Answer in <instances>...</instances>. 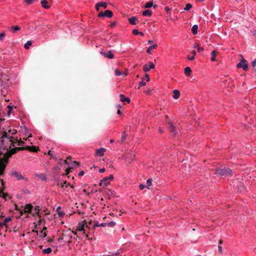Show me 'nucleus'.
Segmentation results:
<instances>
[{
	"mask_svg": "<svg viewBox=\"0 0 256 256\" xmlns=\"http://www.w3.org/2000/svg\"><path fill=\"white\" fill-rule=\"evenodd\" d=\"M0 144V154L2 156L5 152L4 150H10L12 146H14V140L12 136H10L6 131L2 132Z\"/></svg>",
	"mask_w": 256,
	"mask_h": 256,
	"instance_id": "obj_1",
	"label": "nucleus"
},
{
	"mask_svg": "<svg viewBox=\"0 0 256 256\" xmlns=\"http://www.w3.org/2000/svg\"><path fill=\"white\" fill-rule=\"evenodd\" d=\"M215 174L220 176H230L232 175V170L227 168H217L216 170Z\"/></svg>",
	"mask_w": 256,
	"mask_h": 256,
	"instance_id": "obj_2",
	"label": "nucleus"
},
{
	"mask_svg": "<svg viewBox=\"0 0 256 256\" xmlns=\"http://www.w3.org/2000/svg\"><path fill=\"white\" fill-rule=\"evenodd\" d=\"M233 186L238 190V192H242L244 189V186L242 182L237 180H234L232 182Z\"/></svg>",
	"mask_w": 256,
	"mask_h": 256,
	"instance_id": "obj_3",
	"label": "nucleus"
},
{
	"mask_svg": "<svg viewBox=\"0 0 256 256\" xmlns=\"http://www.w3.org/2000/svg\"><path fill=\"white\" fill-rule=\"evenodd\" d=\"M236 67L238 68H242L244 71L248 70V64L247 61L244 58H242V60L237 64Z\"/></svg>",
	"mask_w": 256,
	"mask_h": 256,
	"instance_id": "obj_4",
	"label": "nucleus"
},
{
	"mask_svg": "<svg viewBox=\"0 0 256 256\" xmlns=\"http://www.w3.org/2000/svg\"><path fill=\"white\" fill-rule=\"evenodd\" d=\"M113 14L112 12L110 10H106L104 12H101L98 14V16L100 18L102 16H106L108 18H110L112 16Z\"/></svg>",
	"mask_w": 256,
	"mask_h": 256,
	"instance_id": "obj_5",
	"label": "nucleus"
},
{
	"mask_svg": "<svg viewBox=\"0 0 256 256\" xmlns=\"http://www.w3.org/2000/svg\"><path fill=\"white\" fill-rule=\"evenodd\" d=\"M10 175L12 176H14L15 178H16L17 179V180H22V179H23L24 178V177L23 176H22V174L16 172V170H12L10 173Z\"/></svg>",
	"mask_w": 256,
	"mask_h": 256,
	"instance_id": "obj_6",
	"label": "nucleus"
},
{
	"mask_svg": "<svg viewBox=\"0 0 256 256\" xmlns=\"http://www.w3.org/2000/svg\"><path fill=\"white\" fill-rule=\"evenodd\" d=\"M155 68L154 64L152 62H148V66L145 64L143 66L144 72H148L150 69H154Z\"/></svg>",
	"mask_w": 256,
	"mask_h": 256,
	"instance_id": "obj_7",
	"label": "nucleus"
},
{
	"mask_svg": "<svg viewBox=\"0 0 256 256\" xmlns=\"http://www.w3.org/2000/svg\"><path fill=\"white\" fill-rule=\"evenodd\" d=\"M100 54L104 56L106 58H107L110 59L113 58L114 57V55L112 54V51L110 50L108 52V53L106 54L105 52H104L102 51L100 52Z\"/></svg>",
	"mask_w": 256,
	"mask_h": 256,
	"instance_id": "obj_8",
	"label": "nucleus"
},
{
	"mask_svg": "<svg viewBox=\"0 0 256 256\" xmlns=\"http://www.w3.org/2000/svg\"><path fill=\"white\" fill-rule=\"evenodd\" d=\"M62 236L63 237V238L66 240L68 242H71L72 236L70 234V233L69 232L62 234Z\"/></svg>",
	"mask_w": 256,
	"mask_h": 256,
	"instance_id": "obj_9",
	"label": "nucleus"
},
{
	"mask_svg": "<svg viewBox=\"0 0 256 256\" xmlns=\"http://www.w3.org/2000/svg\"><path fill=\"white\" fill-rule=\"evenodd\" d=\"M40 4H41V5L44 8H46V9H48V8H49L50 6H51V1H40Z\"/></svg>",
	"mask_w": 256,
	"mask_h": 256,
	"instance_id": "obj_10",
	"label": "nucleus"
},
{
	"mask_svg": "<svg viewBox=\"0 0 256 256\" xmlns=\"http://www.w3.org/2000/svg\"><path fill=\"white\" fill-rule=\"evenodd\" d=\"M107 3L105 2H98L96 4V10L98 11L100 10V7H102L104 8H106Z\"/></svg>",
	"mask_w": 256,
	"mask_h": 256,
	"instance_id": "obj_11",
	"label": "nucleus"
},
{
	"mask_svg": "<svg viewBox=\"0 0 256 256\" xmlns=\"http://www.w3.org/2000/svg\"><path fill=\"white\" fill-rule=\"evenodd\" d=\"M28 150L30 152H37L39 149L38 148H36V146H26V147H24V150Z\"/></svg>",
	"mask_w": 256,
	"mask_h": 256,
	"instance_id": "obj_12",
	"label": "nucleus"
},
{
	"mask_svg": "<svg viewBox=\"0 0 256 256\" xmlns=\"http://www.w3.org/2000/svg\"><path fill=\"white\" fill-rule=\"evenodd\" d=\"M85 228H88V226H85V224H78L77 227V230L79 231H83L84 234H85Z\"/></svg>",
	"mask_w": 256,
	"mask_h": 256,
	"instance_id": "obj_13",
	"label": "nucleus"
},
{
	"mask_svg": "<svg viewBox=\"0 0 256 256\" xmlns=\"http://www.w3.org/2000/svg\"><path fill=\"white\" fill-rule=\"evenodd\" d=\"M134 158H135V154L132 153L130 154H129L126 157V162H128V163L130 164L132 160H134Z\"/></svg>",
	"mask_w": 256,
	"mask_h": 256,
	"instance_id": "obj_14",
	"label": "nucleus"
},
{
	"mask_svg": "<svg viewBox=\"0 0 256 256\" xmlns=\"http://www.w3.org/2000/svg\"><path fill=\"white\" fill-rule=\"evenodd\" d=\"M168 124L170 125V132L174 135H176L177 134V131L172 123L169 122Z\"/></svg>",
	"mask_w": 256,
	"mask_h": 256,
	"instance_id": "obj_15",
	"label": "nucleus"
},
{
	"mask_svg": "<svg viewBox=\"0 0 256 256\" xmlns=\"http://www.w3.org/2000/svg\"><path fill=\"white\" fill-rule=\"evenodd\" d=\"M106 152V150L104 148H100V149L96 150V154L99 155L100 156H102L104 155V152Z\"/></svg>",
	"mask_w": 256,
	"mask_h": 256,
	"instance_id": "obj_16",
	"label": "nucleus"
},
{
	"mask_svg": "<svg viewBox=\"0 0 256 256\" xmlns=\"http://www.w3.org/2000/svg\"><path fill=\"white\" fill-rule=\"evenodd\" d=\"M120 101L122 102H126L127 103L130 102V99L128 98H126L124 94H120Z\"/></svg>",
	"mask_w": 256,
	"mask_h": 256,
	"instance_id": "obj_17",
	"label": "nucleus"
},
{
	"mask_svg": "<svg viewBox=\"0 0 256 256\" xmlns=\"http://www.w3.org/2000/svg\"><path fill=\"white\" fill-rule=\"evenodd\" d=\"M108 178L105 177L100 180V184L102 186H107L109 184Z\"/></svg>",
	"mask_w": 256,
	"mask_h": 256,
	"instance_id": "obj_18",
	"label": "nucleus"
},
{
	"mask_svg": "<svg viewBox=\"0 0 256 256\" xmlns=\"http://www.w3.org/2000/svg\"><path fill=\"white\" fill-rule=\"evenodd\" d=\"M6 166V164L4 162H3L0 160V176L4 172V170L5 169V168Z\"/></svg>",
	"mask_w": 256,
	"mask_h": 256,
	"instance_id": "obj_19",
	"label": "nucleus"
},
{
	"mask_svg": "<svg viewBox=\"0 0 256 256\" xmlns=\"http://www.w3.org/2000/svg\"><path fill=\"white\" fill-rule=\"evenodd\" d=\"M32 206L31 204H28L26 206L24 210V212H26V213H30L31 212V211L32 210Z\"/></svg>",
	"mask_w": 256,
	"mask_h": 256,
	"instance_id": "obj_20",
	"label": "nucleus"
},
{
	"mask_svg": "<svg viewBox=\"0 0 256 256\" xmlns=\"http://www.w3.org/2000/svg\"><path fill=\"white\" fill-rule=\"evenodd\" d=\"M129 22L132 25H135L136 24V21L137 18L136 16H132L128 19Z\"/></svg>",
	"mask_w": 256,
	"mask_h": 256,
	"instance_id": "obj_21",
	"label": "nucleus"
},
{
	"mask_svg": "<svg viewBox=\"0 0 256 256\" xmlns=\"http://www.w3.org/2000/svg\"><path fill=\"white\" fill-rule=\"evenodd\" d=\"M174 95L173 98L175 100L178 99L180 96V92L179 90H175L173 91Z\"/></svg>",
	"mask_w": 256,
	"mask_h": 256,
	"instance_id": "obj_22",
	"label": "nucleus"
},
{
	"mask_svg": "<svg viewBox=\"0 0 256 256\" xmlns=\"http://www.w3.org/2000/svg\"><path fill=\"white\" fill-rule=\"evenodd\" d=\"M79 166V163L76 161L72 162H70V164H69V168L71 169H73L74 167L78 166Z\"/></svg>",
	"mask_w": 256,
	"mask_h": 256,
	"instance_id": "obj_23",
	"label": "nucleus"
},
{
	"mask_svg": "<svg viewBox=\"0 0 256 256\" xmlns=\"http://www.w3.org/2000/svg\"><path fill=\"white\" fill-rule=\"evenodd\" d=\"M152 14V12L150 10H146L142 12V15L144 16H150Z\"/></svg>",
	"mask_w": 256,
	"mask_h": 256,
	"instance_id": "obj_24",
	"label": "nucleus"
},
{
	"mask_svg": "<svg viewBox=\"0 0 256 256\" xmlns=\"http://www.w3.org/2000/svg\"><path fill=\"white\" fill-rule=\"evenodd\" d=\"M157 47V44H154L152 46H149L148 48L146 50V52L148 53V54H150L151 53V50L153 49H154L156 48Z\"/></svg>",
	"mask_w": 256,
	"mask_h": 256,
	"instance_id": "obj_25",
	"label": "nucleus"
},
{
	"mask_svg": "<svg viewBox=\"0 0 256 256\" xmlns=\"http://www.w3.org/2000/svg\"><path fill=\"white\" fill-rule=\"evenodd\" d=\"M60 210H61V207L60 206H58L57 208H56V212L58 214V216H60V217H62V218L64 216L65 214L64 212H61L60 211Z\"/></svg>",
	"mask_w": 256,
	"mask_h": 256,
	"instance_id": "obj_26",
	"label": "nucleus"
},
{
	"mask_svg": "<svg viewBox=\"0 0 256 256\" xmlns=\"http://www.w3.org/2000/svg\"><path fill=\"white\" fill-rule=\"evenodd\" d=\"M198 26L196 24L194 25L192 28V33L194 34H196L198 33Z\"/></svg>",
	"mask_w": 256,
	"mask_h": 256,
	"instance_id": "obj_27",
	"label": "nucleus"
},
{
	"mask_svg": "<svg viewBox=\"0 0 256 256\" xmlns=\"http://www.w3.org/2000/svg\"><path fill=\"white\" fill-rule=\"evenodd\" d=\"M126 136H127V134H126V131L122 133V134L121 136V138H120V143H124L125 142Z\"/></svg>",
	"mask_w": 256,
	"mask_h": 256,
	"instance_id": "obj_28",
	"label": "nucleus"
},
{
	"mask_svg": "<svg viewBox=\"0 0 256 256\" xmlns=\"http://www.w3.org/2000/svg\"><path fill=\"white\" fill-rule=\"evenodd\" d=\"M184 73L188 76H190L192 73V70L190 68V67H186L184 68Z\"/></svg>",
	"mask_w": 256,
	"mask_h": 256,
	"instance_id": "obj_29",
	"label": "nucleus"
},
{
	"mask_svg": "<svg viewBox=\"0 0 256 256\" xmlns=\"http://www.w3.org/2000/svg\"><path fill=\"white\" fill-rule=\"evenodd\" d=\"M152 6H154V8H156V5H154L152 2H148L144 6V8H150L152 7Z\"/></svg>",
	"mask_w": 256,
	"mask_h": 256,
	"instance_id": "obj_30",
	"label": "nucleus"
},
{
	"mask_svg": "<svg viewBox=\"0 0 256 256\" xmlns=\"http://www.w3.org/2000/svg\"><path fill=\"white\" fill-rule=\"evenodd\" d=\"M8 134H10V136H12V135L16 134L17 133V130L14 129V130H10V129L7 132Z\"/></svg>",
	"mask_w": 256,
	"mask_h": 256,
	"instance_id": "obj_31",
	"label": "nucleus"
},
{
	"mask_svg": "<svg viewBox=\"0 0 256 256\" xmlns=\"http://www.w3.org/2000/svg\"><path fill=\"white\" fill-rule=\"evenodd\" d=\"M216 53L217 52L215 50H213L212 52V56L211 58V60L212 62H214L216 61Z\"/></svg>",
	"mask_w": 256,
	"mask_h": 256,
	"instance_id": "obj_32",
	"label": "nucleus"
},
{
	"mask_svg": "<svg viewBox=\"0 0 256 256\" xmlns=\"http://www.w3.org/2000/svg\"><path fill=\"white\" fill-rule=\"evenodd\" d=\"M51 248H48L42 250V253L44 254H48L52 252Z\"/></svg>",
	"mask_w": 256,
	"mask_h": 256,
	"instance_id": "obj_33",
	"label": "nucleus"
},
{
	"mask_svg": "<svg viewBox=\"0 0 256 256\" xmlns=\"http://www.w3.org/2000/svg\"><path fill=\"white\" fill-rule=\"evenodd\" d=\"M36 176H38V178H39L40 180H46V176L43 174H36Z\"/></svg>",
	"mask_w": 256,
	"mask_h": 256,
	"instance_id": "obj_34",
	"label": "nucleus"
},
{
	"mask_svg": "<svg viewBox=\"0 0 256 256\" xmlns=\"http://www.w3.org/2000/svg\"><path fill=\"white\" fill-rule=\"evenodd\" d=\"M32 44V42L30 40H28L25 44L24 47L26 49H28L29 46Z\"/></svg>",
	"mask_w": 256,
	"mask_h": 256,
	"instance_id": "obj_35",
	"label": "nucleus"
},
{
	"mask_svg": "<svg viewBox=\"0 0 256 256\" xmlns=\"http://www.w3.org/2000/svg\"><path fill=\"white\" fill-rule=\"evenodd\" d=\"M20 29V27H19L18 26H13L12 27V32H14L16 31L19 30Z\"/></svg>",
	"mask_w": 256,
	"mask_h": 256,
	"instance_id": "obj_36",
	"label": "nucleus"
},
{
	"mask_svg": "<svg viewBox=\"0 0 256 256\" xmlns=\"http://www.w3.org/2000/svg\"><path fill=\"white\" fill-rule=\"evenodd\" d=\"M121 252H122V251L120 250H118L116 252L113 253L112 254L106 255V256H116L120 255V254L121 253Z\"/></svg>",
	"mask_w": 256,
	"mask_h": 256,
	"instance_id": "obj_37",
	"label": "nucleus"
},
{
	"mask_svg": "<svg viewBox=\"0 0 256 256\" xmlns=\"http://www.w3.org/2000/svg\"><path fill=\"white\" fill-rule=\"evenodd\" d=\"M152 179L149 178L146 181L147 188L150 189V186L152 185Z\"/></svg>",
	"mask_w": 256,
	"mask_h": 256,
	"instance_id": "obj_38",
	"label": "nucleus"
},
{
	"mask_svg": "<svg viewBox=\"0 0 256 256\" xmlns=\"http://www.w3.org/2000/svg\"><path fill=\"white\" fill-rule=\"evenodd\" d=\"M10 220H11V218L10 217H8L4 219V222H2V223L4 224V226H6V224L8 222H10Z\"/></svg>",
	"mask_w": 256,
	"mask_h": 256,
	"instance_id": "obj_39",
	"label": "nucleus"
},
{
	"mask_svg": "<svg viewBox=\"0 0 256 256\" xmlns=\"http://www.w3.org/2000/svg\"><path fill=\"white\" fill-rule=\"evenodd\" d=\"M2 197L5 200H6V198L8 196V194L7 193H4L3 192V191H2V192H1V196H0V197Z\"/></svg>",
	"mask_w": 256,
	"mask_h": 256,
	"instance_id": "obj_40",
	"label": "nucleus"
},
{
	"mask_svg": "<svg viewBox=\"0 0 256 256\" xmlns=\"http://www.w3.org/2000/svg\"><path fill=\"white\" fill-rule=\"evenodd\" d=\"M192 8V5L190 4H187L185 8H184L186 10H190Z\"/></svg>",
	"mask_w": 256,
	"mask_h": 256,
	"instance_id": "obj_41",
	"label": "nucleus"
},
{
	"mask_svg": "<svg viewBox=\"0 0 256 256\" xmlns=\"http://www.w3.org/2000/svg\"><path fill=\"white\" fill-rule=\"evenodd\" d=\"M69 160H71V157L70 156L68 157L67 158L64 160V162L66 164L69 166V164H70V162H69Z\"/></svg>",
	"mask_w": 256,
	"mask_h": 256,
	"instance_id": "obj_42",
	"label": "nucleus"
},
{
	"mask_svg": "<svg viewBox=\"0 0 256 256\" xmlns=\"http://www.w3.org/2000/svg\"><path fill=\"white\" fill-rule=\"evenodd\" d=\"M115 74L117 76H120L122 74V72H120L118 69H116L115 70Z\"/></svg>",
	"mask_w": 256,
	"mask_h": 256,
	"instance_id": "obj_43",
	"label": "nucleus"
},
{
	"mask_svg": "<svg viewBox=\"0 0 256 256\" xmlns=\"http://www.w3.org/2000/svg\"><path fill=\"white\" fill-rule=\"evenodd\" d=\"M144 78H142V80L141 82H140V83H139V86H145V85L146 84V82H144Z\"/></svg>",
	"mask_w": 256,
	"mask_h": 256,
	"instance_id": "obj_44",
	"label": "nucleus"
},
{
	"mask_svg": "<svg viewBox=\"0 0 256 256\" xmlns=\"http://www.w3.org/2000/svg\"><path fill=\"white\" fill-rule=\"evenodd\" d=\"M115 224L116 223L114 222H110L107 224V225L110 227H113Z\"/></svg>",
	"mask_w": 256,
	"mask_h": 256,
	"instance_id": "obj_45",
	"label": "nucleus"
},
{
	"mask_svg": "<svg viewBox=\"0 0 256 256\" xmlns=\"http://www.w3.org/2000/svg\"><path fill=\"white\" fill-rule=\"evenodd\" d=\"M39 211H40L39 206H36L34 209V212H35V213L36 214H39Z\"/></svg>",
	"mask_w": 256,
	"mask_h": 256,
	"instance_id": "obj_46",
	"label": "nucleus"
},
{
	"mask_svg": "<svg viewBox=\"0 0 256 256\" xmlns=\"http://www.w3.org/2000/svg\"><path fill=\"white\" fill-rule=\"evenodd\" d=\"M132 32V34L134 35H138V34H139V32H138V30H136V29L133 30Z\"/></svg>",
	"mask_w": 256,
	"mask_h": 256,
	"instance_id": "obj_47",
	"label": "nucleus"
},
{
	"mask_svg": "<svg viewBox=\"0 0 256 256\" xmlns=\"http://www.w3.org/2000/svg\"><path fill=\"white\" fill-rule=\"evenodd\" d=\"M5 36V33L4 32H2V33H0V40H2L4 38Z\"/></svg>",
	"mask_w": 256,
	"mask_h": 256,
	"instance_id": "obj_48",
	"label": "nucleus"
},
{
	"mask_svg": "<svg viewBox=\"0 0 256 256\" xmlns=\"http://www.w3.org/2000/svg\"><path fill=\"white\" fill-rule=\"evenodd\" d=\"M252 66L254 68H255L256 67V59L254 60L252 62Z\"/></svg>",
	"mask_w": 256,
	"mask_h": 256,
	"instance_id": "obj_49",
	"label": "nucleus"
},
{
	"mask_svg": "<svg viewBox=\"0 0 256 256\" xmlns=\"http://www.w3.org/2000/svg\"><path fill=\"white\" fill-rule=\"evenodd\" d=\"M24 142L20 139L18 141L17 145L20 146L22 144H24Z\"/></svg>",
	"mask_w": 256,
	"mask_h": 256,
	"instance_id": "obj_50",
	"label": "nucleus"
},
{
	"mask_svg": "<svg viewBox=\"0 0 256 256\" xmlns=\"http://www.w3.org/2000/svg\"><path fill=\"white\" fill-rule=\"evenodd\" d=\"M144 92L146 94H152V90L150 89L148 90H144Z\"/></svg>",
	"mask_w": 256,
	"mask_h": 256,
	"instance_id": "obj_51",
	"label": "nucleus"
},
{
	"mask_svg": "<svg viewBox=\"0 0 256 256\" xmlns=\"http://www.w3.org/2000/svg\"><path fill=\"white\" fill-rule=\"evenodd\" d=\"M70 170H71L70 168H68L66 170V173H65V174L64 175H66V176L68 175L70 173Z\"/></svg>",
	"mask_w": 256,
	"mask_h": 256,
	"instance_id": "obj_52",
	"label": "nucleus"
},
{
	"mask_svg": "<svg viewBox=\"0 0 256 256\" xmlns=\"http://www.w3.org/2000/svg\"><path fill=\"white\" fill-rule=\"evenodd\" d=\"M198 50L199 52H201L204 50V49L202 47H198Z\"/></svg>",
	"mask_w": 256,
	"mask_h": 256,
	"instance_id": "obj_53",
	"label": "nucleus"
},
{
	"mask_svg": "<svg viewBox=\"0 0 256 256\" xmlns=\"http://www.w3.org/2000/svg\"><path fill=\"white\" fill-rule=\"evenodd\" d=\"M0 182H1V184H2V188H0V190H2L4 188H5L4 183V181L2 180H0Z\"/></svg>",
	"mask_w": 256,
	"mask_h": 256,
	"instance_id": "obj_54",
	"label": "nucleus"
},
{
	"mask_svg": "<svg viewBox=\"0 0 256 256\" xmlns=\"http://www.w3.org/2000/svg\"><path fill=\"white\" fill-rule=\"evenodd\" d=\"M187 58L190 60H194V56H192V57H190V56H188Z\"/></svg>",
	"mask_w": 256,
	"mask_h": 256,
	"instance_id": "obj_55",
	"label": "nucleus"
},
{
	"mask_svg": "<svg viewBox=\"0 0 256 256\" xmlns=\"http://www.w3.org/2000/svg\"><path fill=\"white\" fill-rule=\"evenodd\" d=\"M145 186L142 184H140V186H139V188L140 190H142L144 189V188H145Z\"/></svg>",
	"mask_w": 256,
	"mask_h": 256,
	"instance_id": "obj_56",
	"label": "nucleus"
},
{
	"mask_svg": "<svg viewBox=\"0 0 256 256\" xmlns=\"http://www.w3.org/2000/svg\"><path fill=\"white\" fill-rule=\"evenodd\" d=\"M84 172L83 170H82L78 173V176H82L84 174Z\"/></svg>",
	"mask_w": 256,
	"mask_h": 256,
	"instance_id": "obj_57",
	"label": "nucleus"
},
{
	"mask_svg": "<svg viewBox=\"0 0 256 256\" xmlns=\"http://www.w3.org/2000/svg\"><path fill=\"white\" fill-rule=\"evenodd\" d=\"M99 224H98V222H95L94 223V226L95 228V227H96V226H99Z\"/></svg>",
	"mask_w": 256,
	"mask_h": 256,
	"instance_id": "obj_58",
	"label": "nucleus"
},
{
	"mask_svg": "<svg viewBox=\"0 0 256 256\" xmlns=\"http://www.w3.org/2000/svg\"><path fill=\"white\" fill-rule=\"evenodd\" d=\"M106 178H108V180H112L114 179V176L112 174L110 175L109 176H107Z\"/></svg>",
	"mask_w": 256,
	"mask_h": 256,
	"instance_id": "obj_59",
	"label": "nucleus"
},
{
	"mask_svg": "<svg viewBox=\"0 0 256 256\" xmlns=\"http://www.w3.org/2000/svg\"><path fill=\"white\" fill-rule=\"evenodd\" d=\"M145 76H146V81H147V82L150 81V78H149L148 75V74H146V75H145Z\"/></svg>",
	"mask_w": 256,
	"mask_h": 256,
	"instance_id": "obj_60",
	"label": "nucleus"
},
{
	"mask_svg": "<svg viewBox=\"0 0 256 256\" xmlns=\"http://www.w3.org/2000/svg\"><path fill=\"white\" fill-rule=\"evenodd\" d=\"M164 10L167 12H168L170 10V8L168 6H166L164 8Z\"/></svg>",
	"mask_w": 256,
	"mask_h": 256,
	"instance_id": "obj_61",
	"label": "nucleus"
},
{
	"mask_svg": "<svg viewBox=\"0 0 256 256\" xmlns=\"http://www.w3.org/2000/svg\"><path fill=\"white\" fill-rule=\"evenodd\" d=\"M106 225V223H102L99 225V226L104 227Z\"/></svg>",
	"mask_w": 256,
	"mask_h": 256,
	"instance_id": "obj_62",
	"label": "nucleus"
},
{
	"mask_svg": "<svg viewBox=\"0 0 256 256\" xmlns=\"http://www.w3.org/2000/svg\"><path fill=\"white\" fill-rule=\"evenodd\" d=\"M218 249L219 252L222 253V247L221 246H218Z\"/></svg>",
	"mask_w": 256,
	"mask_h": 256,
	"instance_id": "obj_63",
	"label": "nucleus"
},
{
	"mask_svg": "<svg viewBox=\"0 0 256 256\" xmlns=\"http://www.w3.org/2000/svg\"><path fill=\"white\" fill-rule=\"evenodd\" d=\"M105 171V169L104 168H100L99 170V172H103Z\"/></svg>",
	"mask_w": 256,
	"mask_h": 256,
	"instance_id": "obj_64",
	"label": "nucleus"
}]
</instances>
